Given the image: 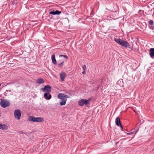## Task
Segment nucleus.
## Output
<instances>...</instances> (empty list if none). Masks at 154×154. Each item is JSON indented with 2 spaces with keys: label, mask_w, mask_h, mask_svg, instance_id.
<instances>
[{
  "label": "nucleus",
  "mask_w": 154,
  "mask_h": 154,
  "mask_svg": "<svg viewBox=\"0 0 154 154\" xmlns=\"http://www.w3.org/2000/svg\"><path fill=\"white\" fill-rule=\"evenodd\" d=\"M51 59L53 63L56 64H57V61L55 59V55L54 54L52 55L51 56Z\"/></svg>",
  "instance_id": "nucleus-17"
},
{
  "label": "nucleus",
  "mask_w": 154,
  "mask_h": 154,
  "mask_svg": "<svg viewBox=\"0 0 154 154\" xmlns=\"http://www.w3.org/2000/svg\"><path fill=\"white\" fill-rule=\"evenodd\" d=\"M63 61L62 60H60L58 61L57 65L59 67H61L63 66Z\"/></svg>",
  "instance_id": "nucleus-18"
},
{
  "label": "nucleus",
  "mask_w": 154,
  "mask_h": 154,
  "mask_svg": "<svg viewBox=\"0 0 154 154\" xmlns=\"http://www.w3.org/2000/svg\"><path fill=\"white\" fill-rule=\"evenodd\" d=\"M134 133V132H131L127 133V134L128 135H130L131 134H133Z\"/></svg>",
  "instance_id": "nucleus-24"
},
{
  "label": "nucleus",
  "mask_w": 154,
  "mask_h": 154,
  "mask_svg": "<svg viewBox=\"0 0 154 154\" xmlns=\"http://www.w3.org/2000/svg\"><path fill=\"white\" fill-rule=\"evenodd\" d=\"M0 105L2 107L5 108L10 106V103L6 100L1 99Z\"/></svg>",
  "instance_id": "nucleus-5"
},
{
  "label": "nucleus",
  "mask_w": 154,
  "mask_h": 154,
  "mask_svg": "<svg viewBox=\"0 0 154 154\" xmlns=\"http://www.w3.org/2000/svg\"><path fill=\"white\" fill-rule=\"evenodd\" d=\"M114 40L117 43L121 46L125 48V47H127V44H128V42L127 41H125L123 39L117 38H114Z\"/></svg>",
  "instance_id": "nucleus-4"
},
{
  "label": "nucleus",
  "mask_w": 154,
  "mask_h": 154,
  "mask_svg": "<svg viewBox=\"0 0 154 154\" xmlns=\"http://www.w3.org/2000/svg\"><path fill=\"white\" fill-rule=\"evenodd\" d=\"M40 90L44 92H47V93H50L51 91V87L50 85H48L45 86L44 88H41Z\"/></svg>",
  "instance_id": "nucleus-6"
},
{
  "label": "nucleus",
  "mask_w": 154,
  "mask_h": 154,
  "mask_svg": "<svg viewBox=\"0 0 154 154\" xmlns=\"http://www.w3.org/2000/svg\"><path fill=\"white\" fill-rule=\"evenodd\" d=\"M7 92H8V91L7 90H6Z\"/></svg>",
  "instance_id": "nucleus-32"
},
{
  "label": "nucleus",
  "mask_w": 154,
  "mask_h": 154,
  "mask_svg": "<svg viewBox=\"0 0 154 154\" xmlns=\"http://www.w3.org/2000/svg\"><path fill=\"white\" fill-rule=\"evenodd\" d=\"M61 13V12L60 11H59L57 10H50L49 11V14H52L53 15H59Z\"/></svg>",
  "instance_id": "nucleus-8"
},
{
  "label": "nucleus",
  "mask_w": 154,
  "mask_h": 154,
  "mask_svg": "<svg viewBox=\"0 0 154 154\" xmlns=\"http://www.w3.org/2000/svg\"><path fill=\"white\" fill-rule=\"evenodd\" d=\"M70 97L68 95H65L64 94L60 93L58 94V97L61 99V101L60 103L61 106H63L65 104L67 100L66 98Z\"/></svg>",
  "instance_id": "nucleus-1"
},
{
  "label": "nucleus",
  "mask_w": 154,
  "mask_h": 154,
  "mask_svg": "<svg viewBox=\"0 0 154 154\" xmlns=\"http://www.w3.org/2000/svg\"><path fill=\"white\" fill-rule=\"evenodd\" d=\"M14 116L17 120H19L21 116V113L20 110L16 109L14 112Z\"/></svg>",
  "instance_id": "nucleus-7"
},
{
  "label": "nucleus",
  "mask_w": 154,
  "mask_h": 154,
  "mask_svg": "<svg viewBox=\"0 0 154 154\" xmlns=\"http://www.w3.org/2000/svg\"><path fill=\"white\" fill-rule=\"evenodd\" d=\"M44 97L47 100H49L51 98V96L50 93H45L44 94Z\"/></svg>",
  "instance_id": "nucleus-10"
},
{
  "label": "nucleus",
  "mask_w": 154,
  "mask_h": 154,
  "mask_svg": "<svg viewBox=\"0 0 154 154\" xmlns=\"http://www.w3.org/2000/svg\"><path fill=\"white\" fill-rule=\"evenodd\" d=\"M138 47V45L136 43H135L134 44H133L132 46L131 47V48L134 51H136L137 50Z\"/></svg>",
  "instance_id": "nucleus-15"
},
{
  "label": "nucleus",
  "mask_w": 154,
  "mask_h": 154,
  "mask_svg": "<svg viewBox=\"0 0 154 154\" xmlns=\"http://www.w3.org/2000/svg\"><path fill=\"white\" fill-rule=\"evenodd\" d=\"M90 98L88 99V100L86 99H82L80 100L78 102V104L79 106H82L84 104L87 107H89L90 104L89 102L91 100Z\"/></svg>",
  "instance_id": "nucleus-3"
},
{
  "label": "nucleus",
  "mask_w": 154,
  "mask_h": 154,
  "mask_svg": "<svg viewBox=\"0 0 154 154\" xmlns=\"http://www.w3.org/2000/svg\"><path fill=\"white\" fill-rule=\"evenodd\" d=\"M28 120L29 121L33 122H42L44 121L43 119L41 117H35L32 116H29Z\"/></svg>",
  "instance_id": "nucleus-2"
},
{
  "label": "nucleus",
  "mask_w": 154,
  "mask_h": 154,
  "mask_svg": "<svg viewBox=\"0 0 154 154\" xmlns=\"http://www.w3.org/2000/svg\"><path fill=\"white\" fill-rule=\"evenodd\" d=\"M9 91L10 92V91H11V90H9Z\"/></svg>",
  "instance_id": "nucleus-30"
},
{
  "label": "nucleus",
  "mask_w": 154,
  "mask_h": 154,
  "mask_svg": "<svg viewBox=\"0 0 154 154\" xmlns=\"http://www.w3.org/2000/svg\"><path fill=\"white\" fill-rule=\"evenodd\" d=\"M2 125V124H1L0 123V128H1V126Z\"/></svg>",
  "instance_id": "nucleus-27"
},
{
  "label": "nucleus",
  "mask_w": 154,
  "mask_h": 154,
  "mask_svg": "<svg viewBox=\"0 0 154 154\" xmlns=\"http://www.w3.org/2000/svg\"><path fill=\"white\" fill-rule=\"evenodd\" d=\"M45 82L44 79L42 78H38L37 80L36 83L39 85L43 84Z\"/></svg>",
  "instance_id": "nucleus-14"
},
{
  "label": "nucleus",
  "mask_w": 154,
  "mask_h": 154,
  "mask_svg": "<svg viewBox=\"0 0 154 154\" xmlns=\"http://www.w3.org/2000/svg\"><path fill=\"white\" fill-rule=\"evenodd\" d=\"M115 122L116 125L118 126H119L121 125V121L119 117H117L116 118L115 121Z\"/></svg>",
  "instance_id": "nucleus-13"
},
{
  "label": "nucleus",
  "mask_w": 154,
  "mask_h": 154,
  "mask_svg": "<svg viewBox=\"0 0 154 154\" xmlns=\"http://www.w3.org/2000/svg\"><path fill=\"white\" fill-rule=\"evenodd\" d=\"M141 125V121L140 120H139V121L138 122L137 124V125H138V126H139Z\"/></svg>",
  "instance_id": "nucleus-23"
},
{
  "label": "nucleus",
  "mask_w": 154,
  "mask_h": 154,
  "mask_svg": "<svg viewBox=\"0 0 154 154\" xmlns=\"http://www.w3.org/2000/svg\"><path fill=\"white\" fill-rule=\"evenodd\" d=\"M19 132L21 134H27L26 132H25L23 131H20Z\"/></svg>",
  "instance_id": "nucleus-21"
},
{
  "label": "nucleus",
  "mask_w": 154,
  "mask_h": 154,
  "mask_svg": "<svg viewBox=\"0 0 154 154\" xmlns=\"http://www.w3.org/2000/svg\"><path fill=\"white\" fill-rule=\"evenodd\" d=\"M118 143V142H116V144H117Z\"/></svg>",
  "instance_id": "nucleus-29"
},
{
  "label": "nucleus",
  "mask_w": 154,
  "mask_h": 154,
  "mask_svg": "<svg viewBox=\"0 0 154 154\" xmlns=\"http://www.w3.org/2000/svg\"><path fill=\"white\" fill-rule=\"evenodd\" d=\"M82 73L83 74H85V73H86V72L85 71V70H84V71H83L82 72Z\"/></svg>",
  "instance_id": "nucleus-26"
},
{
  "label": "nucleus",
  "mask_w": 154,
  "mask_h": 154,
  "mask_svg": "<svg viewBox=\"0 0 154 154\" xmlns=\"http://www.w3.org/2000/svg\"><path fill=\"white\" fill-rule=\"evenodd\" d=\"M1 84H0V86H1Z\"/></svg>",
  "instance_id": "nucleus-31"
},
{
  "label": "nucleus",
  "mask_w": 154,
  "mask_h": 154,
  "mask_svg": "<svg viewBox=\"0 0 154 154\" xmlns=\"http://www.w3.org/2000/svg\"><path fill=\"white\" fill-rule=\"evenodd\" d=\"M119 126H120V127H121V130L122 131H123V127H122V125H120Z\"/></svg>",
  "instance_id": "nucleus-25"
},
{
  "label": "nucleus",
  "mask_w": 154,
  "mask_h": 154,
  "mask_svg": "<svg viewBox=\"0 0 154 154\" xmlns=\"http://www.w3.org/2000/svg\"><path fill=\"white\" fill-rule=\"evenodd\" d=\"M8 129V126L5 124H2L0 129L2 130H7Z\"/></svg>",
  "instance_id": "nucleus-16"
},
{
  "label": "nucleus",
  "mask_w": 154,
  "mask_h": 154,
  "mask_svg": "<svg viewBox=\"0 0 154 154\" xmlns=\"http://www.w3.org/2000/svg\"><path fill=\"white\" fill-rule=\"evenodd\" d=\"M149 53L150 57L153 58L154 57V48H151L149 51Z\"/></svg>",
  "instance_id": "nucleus-11"
},
{
  "label": "nucleus",
  "mask_w": 154,
  "mask_h": 154,
  "mask_svg": "<svg viewBox=\"0 0 154 154\" xmlns=\"http://www.w3.org/2000/svg\"><path fill=\"white\" fill-rule=\"evenodd\" d=\"M65 57L66 59L67 58H68L67 57L66 55H61L59 56L60 57Z\"/></svg>",
  "instance_id": "nucleus-20"
},
{
  "label": "nucleus",
  "mask_w": 154,
  "mask_h": 154,
  "mask_svg": "<svg viewBox=\"0 0 154 154\" xmlns=\"http://www.w3.org/2000/svg\"><path fill=\"white\" fill-rule=\"evenodd\" d=\"M149 27L152 30L154 29V22L152 20H150L149 22Z\"/></svg>",
  "instance_id": "nucleus-9"
},
{
  "label": "nucleus",
  "mask_w": 154,
  "mask_h": 154,
  "mask_svg": "<svg viewBox=\"0 0 154 154\" xmlns=\"http://www.w3.org/2000/svg\"><path fill=\"white\" fill-rule=\"evenodd\" d=\"M138 129H137V131H136V132H135V133H137V132L138 131Z\"/></svg>",
  "instance_id": "nucleus-28"
},
{
  "label": "nucleus",
  "mask_w": 154,
  "mask_h": 154,
  "mask_svg": "<svg viewBox=\"0 0 154 154\" xmlns=\"http://www.w3.org/2000/svg\"><path fill=\"white\" fill-rule=\"evenodd\" d=\"M66 76V73L64 72H62L60 74V77L62 81H64Z\"/></svg>",
  "instance_id": "nucleus-12"
},
{
  "label": "nucleus",
  "mask_w": 154,
  "mask_h": 154,
  "mask_svg": "<svg viewBox=\"0 0 154 154\" xmlns=\"http://www.w3.org/2000/svg\"><path fill=\"white\" fill-rule=\"evenodd\" d=\"M126 48H128L129 49H131V47L130 45L128 43V44H127V47H125Z\"/></svg>",
  "instance_id": "nucleus-19"
},
{
  "label": "nucleus",
  "mask_w": 154,
  "mask_h": 154,
  "mask_svg": "<svg viewBox=\"0 0 154 154\" xmlns=\"http://www.w3.org/2000/svg\"><path fill=\"white\" fill-rule=\"evenodd\" d=\"M83 69L84 70H85L86 69V66L85 65H84L83 66Z\"/></svg>",
  "instance_id": "nucleus-22"
}]
</instances>
